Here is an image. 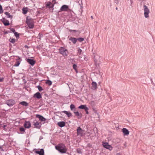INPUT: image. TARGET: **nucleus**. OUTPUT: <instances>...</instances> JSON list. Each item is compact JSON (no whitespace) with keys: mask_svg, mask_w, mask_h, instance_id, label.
Masks as SVG:
<instances>
[{"mask_svg":"<svg viewBox=\"0 0 155 155\" xmlns=\"http://www.w3.org/2000/svg\"><path fill=\"white\" fill-rule=\"evenodd\" d=\"M20 64V62L19 61H17L14 65V66L17 67L19 66Z\"/></svg>","mask_w":155,"mask_h":155,"instance_id":"34","label":"nucleus"},{"mask_svg":"<svg viewBox=\"0 0 155 155\" xmlns=\"http://www.w3.org/2000/svg\"><path fill=\"white\" fill-rule=\"evenodd\" d=\"M70 108L71 110H74V111L75 110V106L74 104H71L70 106Z\"/></svg>","mask_w":155,"mask_h":155,"instance_id":"25","label":"nucleus"},{"mask_svg":"<svg viewBox=\"0 0 155 155\" xmlns=\"http://www.w3.org/2000/svg\"><path fill=\"white\" fill-rule=\"evenodd\" d=\"M69 9L68 6L66 5H63L60 9V12L67 11Z\"/></svg>","mask_w":155,"mask_h":155,"instance_id":"8","label":"nucleus"},{"mask_svg":"<svg viewBox=\"0 0 155 155\" xmlns=\"http://www.w3.org/2000/svg\"><path fill=\"white\" fill-rule=\"evenodd\" d=\"M14 34L15 35V36H16V38L19 37V35L17 32H15V33H14Z\"/></svg>","mask_w":155,"mask_h":155,"instance_id":"38","label":"nucleus"},{"mask_svg":"<svg viewBox=\"0 0 155 155\" xmlns=\"http://www.w3.org/2000/svg\"><path fill=\"white\" fill-rule=\"evenodd\" d=\"M77 130L78 135L82 136L85 134L84 130H83L80 127H78Z\"/></svg>","mask_w":155,"mask_h":155,"instance_id":"5","label":"nucleus"},{"mask_svg":"<svg viewBox=\"0 0 155 155\" xmlns=\"http://www.w3.org/2000/svg\"><path fill=\"white\" fill-rule=\"evenodd\" d=\"M22 13L24 14H26L28 12V8H23L22 9Z\"/></svg>","mask_w":155,"mask_h":155,"instance_id":"21","label":"nucleus"},{"mask_svg":"<svg viewBox=\"0 0 155 155\" xmlns=\"http://www.w3.org/2000/svg\"><path fill=\"white\" fill-rule=\"evenodd\" d=\"M143 9L144 10V16L146 18H147L149 17V14L150 13V10L146 5H144L143 6Z\"/></svg>","mask_w":155,"mask_h":155,"instance_id":"4","label":"nucleus"},{"mask_svg":"<svg viewBox=\"0 0 155 155\" xmlns=\"http://www.w3.org/2000/svg\"><path fill=\"white\" fill-rule=\"evenodd\" d=\"M74 113L76 116L78 117V118H81L82 115L81 113H79L78 111H74Z\"/></svg>","mask_w":155,"mask_h":155,"instance_id":"13","label":"nucleus"},{"mask_svg":"<svg viewBox=\"0 0 155 155\" xmlns=\"http://www.w3.org/2000/svg\"><path fill=\"white\" fill-rule=\"evenodd\" d=\"M35 152L40 155H44V150L42 149H40L39 151L35 150Z\"/></svg>","mask_w":155,"mask_h":155,"instance_id":"12","label":"nucleus"},{"mask_svg":"<svg viewBox=\"0 0 155 155\" xmlns=\"http://www.w3.org/2000/svg\"><path fill=\"white\" fill-rule=\"evenodd\" d=\"M77 40H78L80 42H81L84 41V39L82 38H79L77 39Z\"/></svg>","mask_w":155,"mask_h":155,"instance_id":"36","label":"nucleus"},{"mask_svg":"<svg viewBox=\"0 0 155 155\" xmlns=\"http://www.w3.org/2000/svg\"><path fill=\"white\" fill-rule=\"evenodd\" d=\"M26 22L29 28L31 29L34 28V24L33 20L32 19L27 17L26 19Z\"/></svg>","mask_w":155,"mask_h":155,"instance_id":"2","label":"nucleus"},{"mask_svg":"<svg viewBox=\"0 0 155 155\" xmlns=\"http://www.w3.org/2000/svg\"><path fill=\"white\" fill-rule=\"evenodd\" d=\"M34 97H36L38 99H40L41 98L42 96L40 93L38 92L34 94Z\"/></svg>","mask_w":155,"mask_h":155,"instance_id":"14","label":"nucleus"},{"mask_svg":"<svg viewBox=\"0 0 155 155\" xmlns=\"http://www.w3.org/2000/svg\"><path fill=\"white\" fill-rule=\"evenodd\" d=\"M9 41L12 43H14L15 41V38H10Z\"/></svg>","mask_w":155,"mask_h":155,"instance_id":"28","label":"nucleus"},{"mask_svg":"<svg viewBox=\"0 0 155 155\" xmlns=\"http://www.w3.org/2000/svg\"><path fill=\"white\" fill-rule=\"evenodd\" d=\"M59 51L60 53L64 56H67L68 54V52L67 50L63 47H61L60 48Z\"/></svg>","mask_w":155,"mask_h":155,"instance_id":"3","label":"nucleus"},{"mask_svg":"<svg viewBox=\"0 0 155 155\" xmlns=\"http://www.w3.org/2000/svg\"><path fill=\"white\" fill-rule=\"evenodd\" d=\"M47 8H53L54 5L53 4L50 2H48L46 5Z\"/></svg>","mask_w":155,"mask_h":155,"instance_id":"16","label":"nucleus"},{"mask_svg":"<svg viewBox=\"0 0 155 155\" xmlns=\"http://www.w3.org/2000/svg\"><path fill=\"white\" fill-rule=\"evenodd\" d=\"M84 110H85L87 114H89L88 112L89 109L87 106L86 107H85V109H84Z\"/></svg>","mask_w":155,"mask_h":155,"instance_id":"32","label":"nucleus"},{"mask_svg":"<svg viewBox=\"0 0 155 155\" xmlns=\"http://www.w3.org/2000/svg\"><path fill=\"white\" fill-rule=\"evenodd\" d=\"M116 155H120V154L119 153H117Z\"/></svg>","mask_w":155,"mask_h":155,"instance_id":"47","label":"nucleus"},{"mask_svg":"<svg viewBox=\"0 0 155 155\" xmlns=\"http://www.w3.org/2000/svg\"><path fill=\"white\" fill-rule=\"evenodd\" d=\"M55 148L60 152L64 153L67 150V148L64 144L61 143L55 146Z\"/></svg>","mask_w":155,"mask_h":155,"instance_id":"1","label":"nucleus"},{"mask_svg":"<svg viewBox=\"0 0 155 155\" xmlns=\"http://www.w3.org/2000/svg\"><path fill=\"white\" fill-rule=\"evenodd\" d=\"M91 18H93V17H92V16H91Z\"/></svg>","mask_w":155,"mask_h":155,"instance_id":"49","label":"nucleus"},{"mask_svg":"<svg viewBox=\"0 0 155 155\" xmlns=\"http://www.w3.org/2000/svg\"><path fill=\"white\" fill-rule=\"evenodd\" d=\"M58 124L59 127H61L65 126V123L64 121H60L58 123Z\"/></svg>","mask_w":155,"mask_h":155,"instance_id":"18","label":"nucleus"},{"mask_svg":"<svg viewBox=\"0 0 155 155\" xmlns=\"http://www.w3.org/2000/svg\"><path fill=\"white\" fill-rule=\"evenodd\" d=\"M77 152L79 153H82V151L79 149H77Z\"/></svg>","mask_w":155,"mask_h":155,"instance_id":"40","label":"nucleus"},{"mask_svg":"<svg viewBox=\"0 0 155 155\" xmlns=\"http://www.w3.org/2000/svg\"><path fill=\"white\" fill-rule=\"evenodd\" d=\"M6 127V126L5 125H4L3 126V127L5 129Z\"/></svg>","mask_w":155,"mask_h":155,"instance_id":"45","label":"nucleus"},{"mask_svg":"<svg viewBox=\"0 0 155 155\" xmlns=\"http://www.w3.org/2000/svg\"><path fill=\"white\" fill-rule=\"evenodd\" d=\"M102 145L104 147L110 151L111 150L113 149V147L109 145L108 143L103 142H102Z\"/></svg>","mask_w":155,"mask_h":155,"instance_id":"6","label":"nucleus"},{"mask_svg":"<svg viewBox=\"0 0 155 155\" xmlns=\"http://www.w3.org/2000/svg\"><path fill=\"white\" fill-rule=\"evenodd\" d=\"M24 127L26 128H29L31 126V124L29 121H25L24 124Z\"/></svg>","mask_w":155,"mask_h":155,"instance_id":"10","label":"nucleus"},{"mask_svg":"<svg viewBox=\"0 0 155 155\" xmlns=\"http://www.w3.org/2000/svg\"><path fill=\"white\" fill-rule=\"evenodd\" d=\"M33 125L36 128H38L40 127L39 123L37 121H36V122H34Z\"/></svg>","mask_w":155,"mask_h":155,"instance_id":"19","label":"nucleus"},{"mask_svg":"<svg viewBox=\"0 0 155 155\" xmlns=\"http://www.w3.org/2000/svg\"><path fill=\"white\" fill-rule=\"evenodd\" d=\"M69 40L71 41L74 44H75L77 41V39L71 37L69 38Z\"/></svg>","mask_w":155,"mask_h":155,"instance_id":"20","label":"nucleus"},{"mask_svg":"<svg viewBox=\"0 0 155 155\" xmlns=\"http://www.w3.org/2000/svg\"><path fill=\"white\" fill-rule=\"evenodd\" d=\"M84 110H85L87 114H89L88 112L89 109L87 106L86 107H85V109H84Z\"/></svg>","mask_w":155,"mask_h":155,"instance_id":"33","label":"nucleus"},{"mask_svg":"<svg viewBox=\"0 0 155 155\" xmlns=\"http://www.w3.org/2000/svg\"><path fill=\"white\" fill-rule=\"evenodd\" d=\"M0 150H2V148L1 147H0Z\"/></svg>","mask_w":155,"mask_h":155,"instance_id":"48","label":"nucleus"},{"mask_svg":"<svg viewBox=\"0 0 155 155\" xmlns=\"http://www.w3.org/2000/svg\"><path fill=\"white\" fill-rule=\"evenodd\" d=\"M20 130L21 132H25V129L23 127H21L20 128Z\"/></svg>","mask_w":155,"mask_h":155,"instance_id":"37","label":"nucleus"},{"mask_svg":"<svg viewBox=\"0 0 155 155\" xmlns=\"http://www.w3.org/2000/svg\"><path fill=\"white\" fill-rule=\"evenodd\" d=\"M2 22L5 26H8L10 24L9 21L5 18L3 19Z\"/></svg>","mask_w":155,"mask_h":155,"instance_id":"15","label":"nucleus"},{"mask_svg":"<svg viewBox=\"0 0 155 155\" xmlns=\"http://www.w3.org/2000/svg\"><path fill=\"white\" fill-rule=\"evenodd\" d=\"M84 110H85L87 114H89L88 112L89 109L87 106L86 107H85V109H84Z\"/></svg>","mask_w":155,"mask_h":155,"instance_id":"31","label":"nucleus"},{"mask_svg":"<svg viewBox=\"0 0 155 155\" xmlns=\"http://www.w3.org/2000/svg\"><path fill=\"white\" fill-rule=\"evenodd\" d=\"M77 67V65L75 64H74L73 65V68L75 70H76V68Z\"/></svg>","mask_w":155,"mask_h":155,"instance_id":"41","label":"nucleus"},{"mask_svg":"<svg viewBox=\"0 0 155 155\" xmlns=\"http://www.w3.org/2000/svg\"><path fill=\"white\" fill-rule=\"evenodd\" d=\"M69 31H74V32H77V31L76 30H69Z\"/></svg>","mask_w":155,"mask_h":155,"instance_id":"42","label":"nucleus"},{"mask_svg":"<svg viewBox=\"0 0 155 155\" xmlns=\"http://www.w3.org/2000/svg\"><path fill=\"white\" fill-rule=\"evenodd\" d=\"M27 61L32 65H33L35 63V61L32 59H28Z\"/></svg>","mask_w":155,"mask_h":155,"instance_id":"17","label":"nucleus"},{"mask_svg":"<svg viewBox=\"0 0 155 155\" xmlns=\"http://www.w3.org/2000/svg\"><path fill=\"white\" fill-rule=\"evenodd\" d=\"M84 110H85L87 114H89L88 112L89 109L87 106L86 107H85V109H84Z\"/></svg>","mask_w":155,"mask_h":155,"instance_id":"30","label":"nucleus"},{"mask_svg":"<svg viewBox=\"0 0 155 155\" xmlns=\"http://www.w3.org/2000/svg\"><path fill=\"white\" fill-rule=\"evenodd\" d=\"M19 104H21L23 106H28V103L24 101L20 102Z\"/></svg>","mask_w":155,"mask_h":155,"instance_id":"23","label":"nucleus"},{"mask_svg":"<svg viewBox=\"0 0 155 155\" xmlns=\"http://www.w3.org/2000/svg\"><path fill=\"white\" fill-rule=\"evenodd\" d=\"M3 78H0V82H2V81H3Z\"/></svg>","mask_w":155,"mask_h":155,"instance_id":"43","label":"nucleus"},{"mask_svg":"<svg viewBox=\"0 0 155 155\" xmlns=\"http://www.w3.org/2000/svg\"><path fill=\"white\" fill-rule=\"evenodd\" d=\"M63 112L67 114L68 117H70L71 116V113L70 112H68L66 111H63Z\"/></svg>","mask_w":155,"mask_h":155,"instance_id":"24","label":"nucleus"},{"mask_svg":"<svg viewBox=\"0 0 155 155\" xmlns=\"http://www.w3.org/2000/svg\"><path fill=\"white\" fill-rule=\"evenodd\" d=\"M116 9H117V8H116Z\"/></svg>","mask_w":155,"mask_h":155,"instance_id":"50","label":"nucleus"},{"mask_svg":"<svg viewBox=\"0 0 155 155\" xmlns=\"http://www.w3.org/2000/svg\"><path fill=\"white\" fill-rule=\"evenodd\" d=\"M15 104V101L13 100H9L6 101V104L10 106H13Z\"/></svg>","mask_w":155,"mask_h":155,"instance_id":"7","label":"nucleus"},{"mask_svg":"<svg viewBox=\"0 0 155 155\" xmlns=\"http://www.w3.org/2000/svg\"><path fill=\"white\" fill-rule=\"evenodd\" d=\"M5 14L7 15V17L9 18H12V16L10 15V14L8 12H6L5 13Z\"/></svg>","mask_w":155,"mask_h":155,"instance_id":"27","label":"nucleus"},{"mask_svg":"<svg viewBox=\"0 0 155 155\" xmlns=\"http://www.w3.org/2000/svg\"><path fill=\"white\" fill-rule=\"evenodd\" d=\"M93 89H95L97 88V84L96 82H93L92 83Z\"/></svg>","mask_w":155,"mask_h":155,"instance_id":"22","label":"nucleus"},{"mask_svg":"<svg viewBox=\"0 0 155 155\" xmlns=\"http://www.w3.org/2000/svg\"><path fill=\"white\" fill-rule=\"evenodd\" d=\"M122 131L124 135H128L129 134V131L126 128H123L122 129Z\"/></svg>","mask_w":155,"mask_h":155,"instance_id":"11","label":"nucleus"},{"mask_svg":"<svg viewBox=\"0 0 155 155\" xmlns=\"http://www.w3.org/2000/svg\"><path fill=\"white\" fill-rule=\"evenodd\" d=\"M82 52V50L80 48H78V53L79 54H81Z\"/></svg>","mask_w":155,"mask_h":155,"instance_id":"39","label":"nucleus"},{"mask_svg":"<svg viewBox=\"0 0 155 155\" xmlns=\"http://www.w3.org/2000/svg\"><path fill=\"white\" fill-rule=\"evenodd\" d=\"M86 106V105H81L78 107V108L81 109H84Z\"/></svg>","mask_w":155,"mask_h":155,"instance_id":"26","label":"nucleus"},{"mask_svg":"<svg viewBox=\"0 0 155 155\" xmlns=\"http://www.w3.org/2000/svg\"><path fill=\"white\" fill-rule=\"evenodd\" d=\"M36 117L39 118V120L41 122H44L46 120V119L45 118L40 115H36Z\"/></svg>","mask_w":155,"mask_h":155,"instance_id":"9","label":"nucleus"},{"mask_svg":"<svg viewBox=\"0 0 155 155\" xmlns=\"http://www.w3.org/2000/svg\"><path fill=\"white\" fill-rule=\"evenodd\" d=\"M133 0H130V1L131 2V3H132L133 2Z\"/></svg>","mask_w":155,"mask_h":155,"instance_id":"46","label":"nucleus"},{"mask_svg":"<svg viewBox=\"0 0 155 155\" xmlns=\"http://www.w3.org/2000/svg\"><path fill=\"white\" fill-rule=\"evenodd\" d=\"M46 83L49 86H50L52 84L51 81L49 80H48L47 81Z\"/></svg>","mask_w":155,"mask_h":155,"instance_id":"29","label":"nucleus"},{"mask_svg":"<svg viewBox=\"0 0 155 155\" xmlns=\"http://www.w3.org/2000/svg\"><path fill=\"white\" fill-rule=\"evenodd\" d=\"M12 31L14 33H15V29H12Z\"/></svg>","mask_w":155,"mask_h":155,"instance_id":"44","label":"nucleus"},{"mask_svg":"<svg viewBox=\"0 0 155 155\" xmlns=\"http://www.w3.org/2000/svg\"><path fill=\"white\" fill-rule=\"evenodd\" d=\"M37 87L39 91H41L43 90L42 88L40 86H38Z\"/></svg>","mask_w":155,"mask_h":155,"instance_id":"35","label":"nucleus"}]
</instances>
